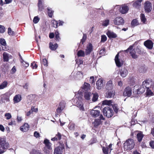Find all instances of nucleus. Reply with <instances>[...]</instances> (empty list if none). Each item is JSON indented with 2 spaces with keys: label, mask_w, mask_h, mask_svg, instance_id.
Instances as JSON below:
<instances>
[{
  "label": "nucleus",
  "mask_w": 154,
  "mask_h": 154,
  "mask_svg": "<svg viewBox=\"0 0 154 154\" xmlns=\"http://www.w3.org/2000/svg\"><path fill=\"white\" fill-rule=\"evenodd\" d=\"M124 51L126 52L129 51L131 56L134 59H136L138 57V55L136 53V51L137 52L138 54H140L141 53V50L140 48H137L136 49H133V46H130L127 49Z\"/></svg>",
  "instance_id": "obj_1"
},
{
  "label": "nucleus",
  "mask_w": 154,
  "mask_h": 154,
  "mask_svg": "<svg viewBox=\"0 0 154 154\" xmlns=\"http://www.w3.org/2000/svg\"><path fill=\"white\" fill-rule=\"evenodd\" d=\"M135 145L133 140L129 139L124 143V148L125 150H130L133 149Z\"/></svg>",
  "instance_id": "obj_2"
},
{
  "label": "nucleus",
  "mask_w": 154,
  "mask_h": 154,
  "mask_svg": "<svg viewBox=\"0 0 154 154\" xmlns=\"http://www.w3.org/2000/svg\"><path fill=\"white\" fill-rule=\"evenodd\" d=\"M82 101V97H75L74 100V103L75 105L79 107L80 110L84 111L85 109Z\"/></svg>",
  "instance_id": "obj_3"
},
{
  "label": "nucleus",
  "mask_w": 154,
  "mask_h": 154,
  "mask_svg": "<svg viewBox=\"0 0 154 154\" xmlns=\"http://www.w3.org/2000/svg\"><path fill=\"white\" fill-rule=\"evenodd\" d=\"M103 115L108 118L111 117L113 115V111L111 108L107 106L104 108L103 109Z\"/></svg>",
  "instance_id": "obj_4"
},
{
  "label": "nucleus",
  "mask_w": 154,
  "mask_h": 154,
  "mask_svg": "<svg viewBox=\"0 0 154 154\" xmlns=\"http://www.w3.org/2000/svg\"><path fill=\"white\" fill-rule=\"evenodd\" d=\"M8 146L9 144L6 142L5 139L0 138V148L5 150L8 148Z\"/></svg>",
  "instance_id": "obj_5"
},
{
  "label": "nucleus",
  "mask_w": 154,
  "mask_h": 154,
  "mask_svg": "<svg viewBox=\"0 0 154 154\" xmlns=\"http://www.w3.org/2000/svg\"><path fill=\"white\" fill-rule=\"evenodd\" d=\"M103 79H99L96 82V88L98 90H100L103 87L105 82H103Z\"/></svg>",
  "instance_id": "obj_6"
},
{
  "label": "nucleus",
  "mask_w": 154,
  "mask_h": 154,
  "mask_svg": "<svg viewBox=\"0 0 154 154\" xmlns=\"http://www.w3.org/2000/svg\"><path fill=\"white\" fill-rule=\"evenodd\" d=\"M144 8L146 12L149 13L152 9V4L151 2L147 1L144 3Z\"/></svg>",
  "instance_id": "obj_7"
},
{
  "label": "nucleus",
  "mask_w": 154,
  "mask_h": 154,
  "mask_svg": "<svg viewBox=\"0 0 154 154\" xmlns=\"http://www.w3.org/2000/svg\"><path fill=\"white\" fill-rule=\"evenodd\" d=\"M114 23L116 25H123L124 23V21L122 17H117L116 18L114 21Z\"/></svg>",
  "instance_id": "obj_8"
},
{
  "label": "nucleus",
  "mask_w": 154,
  "mask_h": 154,
  "mask_svg": "<svg viewBox=\"0 0 154 154\" xmlns=\"http://www.w3.org/2000/svg\"><path fill=\"white\" fill-rule=\"evenodd\" d=\"M115 60L116 65L118 67H121L123 65V62L122 60L119 58V53L116 55Z\"/></svg>",
  "instance_id": "obj_9"
},
{
  "label": "nucleus",
  "mask_w": 154,
  "mask_h": 154,
  "mask_svg": "<svg viewBox=\"0 0 154 154\" xmlns=\"http://www.w3.org/2000/svg\"><path fill=\"white\" fill-rule=\"evenodd\" d=\"M132 94V90L130 87H127L124 90L123 95L125 96L130 97Z\"/></svg>",
  "instance_id": "obj_10"
},
{
  "label": "nucleus",
  "mask_w": 154,
  "mask_h": 154,
  "mask_svg": "<svg viewBox=\"0 0 154 154\" xmlns=\"http://www.w3.org/2000/svg\"><path fill=\"white\" fill-rule=\"evenodd\" d=\"M153 43L150 40H147L144 42V45L147 48L151 49L153 47Z\"/></svg>",
  "instance_id": "obj_11"
},
{
  "label": "nucleus",
  "mask_w": 154,
  "mask_h": 154,
  "mask_svg": "<svg viewBox=\"0 0 154 154\" xmlns=\"http://www.w3.org/2000/svg\"><path fill=\"white\" fill-rule=\"evenodd\" d=\"M113 86L112 81V80H110L106 83L105 88L107 90H109L112 89Z\"/></svg>",
  "instance_id": "obj_12"
},
{
  "label": "nucleus",
  "mask_w": 154,
  "mask_h": 154,
  "mask_svg": "<svg viewBox=\"0 0 154 154\" xmlns=\"http://www.w3.org/2000/svg\"><path fill=\"white\" fill-rule=\"evenodd\" d=\"M120 72L121 76L123 78L125 77L128 73V70L125 68H122Z\"/></svg>",
  "instance_id": "obj_13"
},
{
  "label": "nucleus",
  "mask_w": 154,
  "mask_h": 154,
  "mask_svg": "<svg viewBox=\"0 0 154 154\" xmlns=\"http://www.w3.org/2000/svg\"><path fill=\"white\" fill-rule=\"evenodd\" d=\"M146 88L143 86H140L139 88L137 89V91H134V92L137 94H141L143 93L145 91Z\"/></svg>",
  "instance_id": "obj_14"
},
{
  "label": "nucleus",
  "mask_w": 154,
  "mask_h": 154,
  "mask_svg": "<svg viewBox=\"0 0 154 154\" xmlns=\"http://www.w3.org/2000/svg\"><path fill=\"white\" fill-rule=\"evenodd\" d=\"M9 95L8 93L4 94L2 96L1 100L3 103H5L6 102L9 101Z\"/></svg>",
  "instance_id": "obj_15"
},
{
  "label": "nucleus",
  "mask_w": 154,
  "mask_h": 154,
  "mask_svg": "<svg viewBox=\"0 0 154 154\" xmlns=\"http://www.w3.org/2000/svg\"><path fill=\"white\" fill-rule=\"evenodd\" d=\"M129 10L128 7L125 5H122L121 8L120 9V12L122 14H125L127 13Z\"/></svg>",
  "instance_id": "obj_16"
},
{
  "label": "nucleus",
  "mask_w": 154,
  "mask_h": 154,
  "mask_svg": "<svg viewBox=\"0 0 154 154\" xmlns=\"http://www.w3.org/2000/svg\"><path fill=\"white\" fill-rule=\"evenodd\" d=\"M93 46L91 43H90L87 46V48L85 49V54L88 55L89 54L92 50Z\"/></svg>",
  "instance_id": "obj_17"
},
{
  "label": "nucleus",
  "mask_w": 154,
  "mask_h": 154,
  "mask_svg": "<svg viewBox=\"0 0 154 154\" xmlns=\"http://www.w3.org/2000/svg\"><path fill=\"white\" fill-rule=\"evenodd\" d=\"M143 0H136L133 4V6L137 8H139L141 6V2Z\"/></svg>",
  "instance_id": "obj_18"
},
{
  "label": "nucleus",
  "mask_w": 154,
  "mask_h": 154,
  "mask_svg": "<svg viewBox=\"0 0 154 154\" xmlns=\"http://www.w3.org/2000/svg\"><path fill=\"white\" fill-rule=\"evenodd\" d=\"M100 111L98 110H92L90 112L91 114L94 117H97L100 115Z\"/></svg>",
  "instance_id": "obj_19"
},
{
  "label": "nucleus",
  "mask_w": 154,
  "mask_h": 154,
  "mask_svg": "<svg viewBox=\"0 0 154 154\" xmlns=\"http://www.w3.org/2000/svg\"><path fill=\"white\" fill-rule=\"evenodd\" d=\"M115 94V91H108L106 93L105 97L108 98L113 97Z\"/></svg>",
  "instance_id": "obj_20"
},
{
  "label": "nucleus",
  "mask_w": 154,
  "mask_h": 154,
  "mask_svg": "<svg viewBox=\"0 0 154 154\" xmlns=\"http://www.w3.org/2000/svg\"><path fill=\"white\" fill-rule=\"evenodd\" d=\"M106 34L110 38H115L117 37V35L115 33L110 31H108L107 32Z\"/></svg>",
  "instance_id": "obj_21"
},
{
  "label": "nucleus",
  "mask_w": 154,
  "mask_h": 154,
  "mask_svg": "<svg viewBox=\"0 0 154 154\" xmlns=\"http://www.w3.org/2000/svg\"><path fill=\"white\" fill-rule=\"evenodd\" d=\"M63 149L60 147H57L54 150V154H62Z\"/></svg>",
  "instance_id": "obj_22"
},
{
  "label": "nucleus",
  "mask_w": 154,
  "mask_h": 154,
  "mask_svg": "<svg viewBox=\"0 0 154 154\" xmlns=\"http://www.w3.org/2000/svg\"><path fill=\"white\" fill-rule=\"evenodd\" d=\"M29 126L28 124L25 123L23 126L20 127V130L22 131L25 132L29 129Z\"/></svg>",
  "instance_id": "obj_23"
},
{
  "label": "nucleus",
  "mask_w": 154,
  "mask_h": 154,
  "mask_svg": "<svg viewBox=\"0 0 154 154\" xmlns=\"http://www.w3.org/2000/svg\"><path fill=\"white\" fill-rule=\"evenodd\" d=\"M43 0H38V10L40 11H42L44 9V6L42 4Z\"/></svg>",
  "instance_id": "obj_24"
},
{
  "label": "nucleus",
  "mask_w": 154,
  "mask_h": 154,
  "mask_svg": "<svg viewBox=\"0 0 154 154\" xmlns=\"http://www.w3.org/2000/svg\"><path fill=\"white\" fill-rule=\"evenodd\" d=\"M44 143L48 149H52L51 147V143L47 139L45 140L44 141Z\"/></svg>",
  "instance_id": "obj_25"
},
{
  "label": "nucleus",
  "mask_w": 154,
  "mask_h": 154,
  "mask_svg": "<svg viewBox=\"0 0 154 154\" xmlns=\"http://www.w3.org/2000/svg\"><path fill=\"white\" fill-rule=\"evenodd\" d=\"M21 96L19 94L15 95L14 98V101L15 103H17L21 100Z\"/></svg>",
  "instance_id": "obj_26"
},
{
  "label": "nucleus",
  "mask_w": 154,
  "mask_h": 154,
  "mask_svg": "<svg viewBox=\"0 0 154 154\" xmlns=\"http://www.w3.org/2000/svg\"><path fill=\"white\" fill-rule=\"evenodd\" d=\"M112 100H105L102 101V104L103 105H106L109 106H111L113 103Z\"/></svg>",
  "instance_id": "obj_27"
},
{
  "label": "nucleus",
  "mask_w": 154,
  "mask_h": 154,
  "mask_svg": "<svg viewBox=\"0 0 154 154\" xmlns=\"http://www.w3.org/2000/svg\"><path fill=\"white\" fill-rule=\"evenodd\" d=\"M83 88L85 91H88L90 88V85L89 84L86 82H85L82 86Z\"/></svg>",
  "instance_id": "obj_28"
},
{
  "label": "nucleus",
  "mask_w": 154,
  "mask_h": 154,
  "mask_svg": "<svg viewBox=\"0 0 154 154\" xmlns=\"http://www.w3.org/2000/svg\"><path fill=\"white\" fill-rule=\"evenodd\" d=\"M58 46V45L57 44L53 45L51 42H50L49 43V47L51 50H55L57 48Z\"/></svg>",
  "instance_id": "obj_29"
},
{
  "label": "nucleus",
  "mask_w": 154,
  "mask_h": 154,
  "mask_svg": "<svg viewBox=\"0 0 154 154\" xmlns=\"http://www.w3.org/2000/svg\"><path fill=\"white\" fill-rule=\"evenodd\" d=\"M151 80H146L143 81L142 83V85L146 88H149L148 85H149V82H151Z\"/></svg>",
  "instance_id": "obj_30"
},
{
  "label": "nucleus",
  "mask_w": 154,
  "mask_h": 154,
  "mask_svg": "<svg viewBox=\"0 0 154 154\" xmlns=\"http://www.w3.org/2000/svg\"><path fill=\"white\" fill-rule=\"evenodd\" d=\"M143 137V134L142 132H140L138 133L137 135V137L138 141L140 142L141 141Z\"/></svg>",
  "instance_id": "obj_31"
},
{
  "label": "nucleus",
  "mask_w": 154,
  "mask_h": 154,
  "mask_svg": "<svg viewBox=\"0 0 154 154\" xmlns=\"http://www.w3.org/2000/svg\"><path fill=\"white\" fill-rule=\"evenodd\" d=\"M10 56L9 54L6 52H4L3 54V57L4 61H8Z\"/></svg>",
  "instance_id": "obj_32"
},
{
  "label": "nucleus",
  "mask_w": 154,
  "mask_h": 154,
  "mask_svg": "<svg viewBox=\"0 0 154 154\" xmlns=\"http://www.w3.org/2000/svg\"><path fill=\"white\" fill-rule=\"evenodd\" d=\"M85 53L84 51L80 50L78 51L77 55L78 57H84Z\"/></svg>",
  "instance_id": "obj_33"
},
{
  "label": "nucleus",
  "mask_w": 154,
  "mask_h": 154,
  "mask_svg": "<svg viewBox=\"0 0 154 154\" xmlns=\"http://www.w3.org/2000/svg\"><path fill=\"white\" fill-rule=\"evenodd\" d=\"M92 96V94L91 93L86 92L85 94L84 97L87 100H89L90 99V97Z\"/></svg>",
  "instance_id": "obj_34"
},
{
  "label": "nucleus",
  "mask_w": 154,
  "mask_h": 154,
  "mask_svg": "<svg viewBox=\"0 0 154 154\" xmlns=\"http://www.w3.org/2000/svg\"><path fill=\"white\" fill-rule=\"evenodd\" d=\"M65 104L66 103L65 101L63 100L59 103L58 107L61 108L62 109H64L65 106Z\"/></svg>",
  "instance_id": "obj_35"
},
{
  "label": "nucleus",
  "mask_w": 154,
  "mask_h": 154,
  "mask_svg": "<svg viewBox=\"0 0 154 154\" xmlns=\"http://www.w3.org/2000/svg\"><path fill=\"white\" fill-rule=\"evenodd\" d=\"M8 82L4 81L0 85V89H3L6 88L8 85Z\"/></svg>",
  "instance_id": "obj_36"
},
{
  "label": "nucleus",
  "mask_w": 154,
  "mask_h": 154,
  "mask_svg": "<svg viewBox=\"0 0 154 154\" xmlns=\"http://www.w3.org/2000/svg\"><path fill=\"white\" fill-rule=\"evenodd\" d=\"M92 95L93 96L92 99V101L93 102H95L97 101L99 97L98 94L97 93H93L92 94Z\"/></svg>",
  "instance_id": "obj_37"
},
{
  "label": "nucleus",
  "mask_w": 154,
  "mask_h": 154,
  "mask_svg": "<svg viewBox=\"0 0 154 154\" xmlns=\"http://www.w3.org/2000/svg\"><path fill=\"white\" fill-rule=\"evenodd\" d=\"M139 24L137 20L136 19L133 20L131 22V25L133 27L136 26Z\"/></svg>",
  "instance_id": "obj_38"
},
{
  "label": "nucleus",
  "mask_w": 154,
  "mask_h": 154,
  "mask_svg": "<svg viewBox=\"0 0 154 154\" xmlns=\"http://www.w3.org/2000/svg\"><path fill=\"white\" fill-rule=\"evenodd\" d=\"M101 123V121L99 119H95L93 123L94 126L95 127L99 125Z\"/></svg>",
  "instance_id": "obj_39"
},
{
  "label": "nucleus",
  "mask_w": 154,
  "mask_h": 154,
  "mask_svg": "<svg viewBox=\"0 0 154 154\" xmlns=\"http://www.w3.org/2000/svg\"><path fill=\"white\" fill-rule=\"evenodd\" d=\"M41 63L43 65L47 67L48 66V62L45 58L44 59L42 60H41Z\"/></svg>",
  "instance_id": "obj_40"
},
{
  "label": "nucleus",
  "mask_w": 154,
  "mask_h": 154,
  "mask_svg": "<svg viewBox=\"0 0 154 154\" xmlns=\"http://www.w3.org/2000/svg\"><path fill=\"white\" fill-rule=\"evenodd\" d=\"M47 9L49 17H52L54 11L51 10V8H48Z\"/></svg>",
  "instance_id": "obj_41"
},
{
  "label": "nucleus",
  "mask_w": 154,
  "mask_h": 154,
  "mask_svg": "<svg viewBox=\"0 0 154 154\" xmlns=\"http://www.w3.org/2000/svg\"><path fill=\"white\" fill-rule=\"evenodd\" d=\"M75 125L73 123H70L68 125V127L70 130H72L74 129Z\"/></svg>",
  "instance_id": "obj_42"
},
{
  "label": "nucleus",
  "mask_w": 154,
  "mask_h": 154,
  "mask_svg": "<svg viewBox=\"0 0 154 154\" xmlns=\"http://www.w3.org/2000/svg\"><path fill=\"white\" fill-rule=\"evenodd\" d=\"M109 20H106L104 21L103 22L102 25L103 26H107L109 24Z\"/></svg>",
  "instance_id": "obj_43"
},
{
  "label": "nucleus",
  "mask_w": 154,
  "mask_h": 154,
  "mask_svg": "<svg viewBox=\"0 0 154 154\" xmlns=\"http://www.w3.org/2000/svg\"><path fill=\"white\" fill-rule=\"evenodd\" d=\"M22 63L23 66L25 67H27L29 66V64L28 63L24 61L22 59V60L20 61Z\"/></svg>",
  "instance_id": "obj_44"
},
{
  "label": "nucleus",
  "mask_w": 154,
  "mask_h": 154,
  "mask_svg": "<svg viewBox=\"0 0 154 154\" xmlns=\"http://www.w3.org/2000/svg\"><path fill=\"white\" fill-rule=\"evenodd\" d=\"M103 151L104 154H108L109 149L107 147H103Z\"/></svg>",
  "instance_id": "obj_45"
},
{
  "label": "nucleus",
  "mask_w": 154,
  "mask_h": 154,
  "mask_svg": "<svg viewBox=\"0 0 154 154\" xmlns=\"http://www.w3.org/2000/svg\"><path fill=\"white\" fill-rule=\"evenodd\" d=\"M140 19L141 21L143 23H144L146 21V18H145V16L144 14H140Z\"/></svg>",
  "instance_id": "obj_46"
},
{
  "label": "nucleus",
  "mask_w": 154,
  "mask_h": 154,
  "mask_svg": "<svg viewBox=\"0 0 154 154\" xmlns=\"http://www.w3.org/2000/svg\"><path fill=\"white\" fill-rule=\"evenodd\" d=\"M87 38V35L86 34L83 33V35L82 37V39L81 40V42L82 44H83L85 42Z\"/></svg>",
  "instance_id": "obj_47"
},
{
  "label": "nucleus",
  "mask_w": 154,
  "mask_h": 154,
  "mask_svg": "<svg viewBox=\"0 0 154 154\" xmlns=\"http://www.w3.org/2000/svg\"><path fill=\"white\" fill-rule=\"evenodd\" d=\"M139 71L140 72H145L146 71V69L144 66H141L139 68Z\"/></svg>",
  "instance_id": "obj_48"
},
{
  "label": "nucleus",
  "mask_w": 154,
  "mask_h": 154,
  "mask_svg": "<svg viewBox=\"0 0 154 154\" xmlns=\"http://www.w3.org/2000/svg\"><path fill=\"white\" fill-rule=\"evenodd\" d=\"M0 44L2 45L5 46L6 45V43L5 40L3 38H1L0 39Z\"/></svg>",
  "instance_id": "obj_49"
},
{
  "label": "nucleus",
  "mask_w": 154,
  "mask_h": 154,
  "mask_svg": "<svg viewBox=\"0 0 154 154\" xmlns=\"http://www.w3.org/2000/svg\"><path fill=\"white\" fill-rule=\"evenodd\" d=\"M53 26L54 27L57 28V27L58 23L57 21L55 20H53L52 22Z\"/></svg>",
  "instance_id": "obj_50"
},
{
  "label": "nucleus",
  "mask_w": 154,
  "mask_h": 154,
  "mask_svg": "<svg viewBox=\"0 0 154 154\" xmlns=\"http://www.w3.org/2000/svg\"><path fill=\"white\" fill-rule=\"evenodd\" d=\"M5 116L6 117L7 120H8L11 118L12 116L11 113H6L5 114Z\"/></svg>",
  "instance_id": "obj_51"
},
{
  "label": "nucleus",
  "mask_w": 154,
  "mask_h": 154,
  "mask_svg": "<svg viewBox=\"0 0 154 154\" xmlns=\"http://www.w3.org/2000/svg\"><path fill=\"white\" fill-rule=\"evenodd\" d=\"M39 18L38 16H35L34 18L33 22L35 23H37L39 22Z\"/></svg>",
  "instance_id": "obj_52"
},
{
  "label": "nucleus",
  "mask_w": 154,
  "mask_h": 154,
  "mask_svg": "<svg viewBox=\"0 0 154 154\" xmlns=\"http://www.w3.org/2000/svg\"><path fill=\"white\" fill-rule=\"evenodd\" d=\"M5 31V28L3 26L0 25V32L1 33H3Z\"/></svg>",
  "instance_id": "obj_53"
},
{
  "label": "nucleus",
  "mask_w": 154,
  "mask_h": 154,
  "mask_svg": "<svg viewBox=\"0 0 154 154\" xmlns=\"http://www.w3.org/2000/svg\"><path fill=\"white\" fill-rule=\"evenodd\" d=\"M8 32L9 35H13L14 34V32L12 31L11 29L9 27L8 29Z\"/></svg>",
  "instance_id": "obj_54"
},
{
  "label": "nucleus",
  "mask_w": 154,
  "mask_h": 154,
  "mask_svg": "<svg viewBox=\"0 0 154 154\" xmlns=\"http://www.w3.org/2000/svg\"><path fill=\"white\" fill-rule=\"evenodd\" d=\"M31 154H42L38 150L33 149Z\"/></svg>",
  "instance_id": "obj_55"
},
{
  "label": "nucleus",
  "mask_w": 154,
  "mask_h": 154,
  "mask_svg": "<svg viewBox=\"0 0 154 154\" xmlns=\"http://www.w3.org/2000/svg\"><path fill=\"white\" fill-rule=\"evenodd\" d=\"M107 40V37L105 35H102L101 36V42H104Z\"/></svg>",
  "instance_id": "obj_56"
},
{
  "label": "nucleus",
  "mask_w": 154,
  "mask_h": 154,
  "mask_svg": "<svg viewBox=\"0 0 154 154\" xmlns=\"http://www.w3.org/2000/svg\"><path fill=\"white\" fill-rule=\"evenodd\" d=\"M146 88V94L147 95H151L153 94V93L149 88Z\"/></svg>",
  "instance_id": "obj_57"
},
{
  "label": "nucleus",
  "mask_w": 154,
  "mask_h": 154,
  "mask_svg": "<svg viewBox=\"0 0 154 154\" xmlns=\"http://www.w3.org/2000/svg\"><path fill=\"white\" fill-rule=\"evenodd\" d=\"M105 49L103 47L102 49L100 51V54L103 55L105 54Z\"/></svg>",
  "instance_id": "obj_58"
},
{
  "label": "nucleus",
  "mask_w": 154,
  "mask_h": 154,
  "mask_svg": "<svg viewBox=\"0 0 154 154\" xmlns=\"http://www.w3.org/2000/svg\"><path fill=\"white\" fill-rule=\"evenodd\" d=\"M31 66L32 67L33 69H36L37 67V65L35 62H34L33 63H31Z\"/></svg>",
  "instance_id": "obj_59"
},
{
  "label": "nucleus",
  "mask_w": 154,
  "mask_h": 154,
  "mask_svg": "<svg viewBox=\"0 0 154 154\" xmlns=\"http://www.w3.org/2000/svg\"><path fill=\"white\" fill-rule=\"evenodd\" d=\"M63 109H62L61 108L58 107L57 109H56V112L57 114V115H58V114L61 113Z\"/></svg>",
  "instance_id": "obj_60"
},
{
  "label": "nucleus",
  "mask_w": 154,
  "mask_h": 154,
  "mask_svg": "<svg viewBox=\"0 0 154 154\" xmlns=\"http://www.w3.org/2000/svg\"><path fill=\"white\" fill-rule=\"evenodd\" d=\"M114 111L115 112L117 113L118 111V108L117 107V105H114L112 106Z\"/></svg>",
  "instance_id": "obj_61"
},
{
  "label": "nucleus",
  "mask_w": 154,
  "mask_h": 154,
  "mask_svg": "<svg viewBox=\"0 0 154 154\" xmlns=\"http://www.w3.org/2000/svg\"><path fill=\"white\" fill-rule=\"evenodd\" d=\"M89 81L91 83L93 84L95 83L94 76H91L90 77Z\"/></svg>",
  "instance_id": "obj_62"
},
{
  "label": "nucleus",
  "mask_w": 154,
  "mask_h": 154,
  "mask_svg": "<svg viewBox=\"0 0 154 154\" xmlns=\"http://www.w3.org/2000/svg\"><path fill=\"white\" fill-rule=\"evenodd\" d=\"M31 110L32 112H36L38 111V109L37 108H35L34 106H32L31 108Z\"/></svg>",
  "instance_id": "obj_63"
},
{
  "label": "nucleus",
  "mask_w": 154,
  "mask_h": 154,
  "mask_svg": "<svg viewBox=\"0 0 154 154\" xmlns=\"http://www.w3.org/2000/svg\"><path fill=\"white\" fill-rule=\"evenodd\" d=\"M16 67L15 66H14L13 68H12V69H11V74H14L15 73V72L16 71Z\"/></svg>",
  "instance_id": "obj_64"
}]
</instances>
